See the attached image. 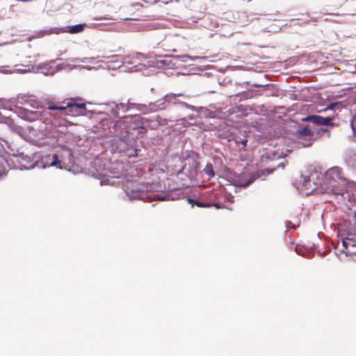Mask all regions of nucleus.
I'll return each mask as SVG.
<instances>
[{
    "instance_id": "obj_30",
    "label": "nucleus",
    "mask_w": 356,
    "mask_h": 356,
    "mask_svg": "<svg viewBox=\"0 0 356 356\" xmlns=\"http://www.w3.org/2000/svg\"><path fill=\"white\" fill-rule=\"evenodd\" d=\"M226 19L229 22H235V20L236 19V18L234 15H232V13H227Z\"/></svg>"
},
{
    "instance_id": "obj_38",
    "label": "nucleus",
    "mask_w": 356,
    "mask_h": 356,
    "mask_svg": "<svg viewBox=\"0 0 356 356\" xmlns=\"http://www.w3.org/2000/svg\"><path fill=\"white\" fill-rule=\"evenodd\" d=\"M79 68L91 70L92 67L89 66L79 65Z\"/></svg>"
},
{
    "instance_id": "obj_45",
    "label": "nucleus",
    "mask_w": 356,
    "mask_h": 356,
    "mask_svg": "<svg viewBox=\"0 0 356 356\" xmlns=\"http://www.w3.org/2000/svg\"><path fill=\"white\" fill-rule=\"evenodd\" d=\"M199 19V18H196L195 19H192V21H193V22H197V19Z\"/></svg>"
},
{
    "instance_id": "obj_9",
    "label": "nucleus",
    "mask_w": 356,
    "mask_h": 356,
    "mask_svg": "<svg viewBox=\"0 0 356 356\" xmlns=\"http://www.w3.org/2000/svg\"><path fill=\"white\" fill-rule=\"evenodd\" d=\"M320 131H327L325 129H314L310 125H307L304 127H299L294 134V136L298 140V143L300 147H307L313 144L314 140L316 138V136L318 135Z\"/></svg>"
},
{
    "instance_id": "obj_43",
    "label": "nucleus",
    "mask_w": 356,
    "mask_h": 356,
    "mask_svg": "<svg viewBox=\"0 0 356 356\" xmlns=\"http://www.w3.org/2000/svg\"><path fill=\"white\" fill-rule=\"evenodd\" d=\"M121 19L123 21H129V20H135L136 19H134V18H123Z\"/></svg>"
},
{
    "instance_id": "obj_4",
    "label": "nucleus",
    "mask_w": 356,
    "mask_h": 356,
    "mask_svg": "<svg viewBox=\"0 0 356 356\" xmlns=\"http://www.w3.org/2000/svg\"><path fill=\"white\" fill-rule=\"evenodd\" d=\"M149 188L147 184L129 182L125 186L124 192L130 200L169 201L175 199L173 193L154 192Z\"/></svg>"
},
{
    "instance_id": "obj_5",
    "label": "nucleus",
    "mask_w": 356,
    "mask_h": 356,
    "mask_svg": "<svg viewBox=\"0 0 356 356\" xmlns=\"http://www.w3.org/2000/svg\"><path fill=\"white\" fill-rule=\"evenodd\" d=\"M191 97L184 93H168L162 98L154 102H149L150 113L168 108L170 105H178L182 108L190 109L191 104L188 102Z\"/></svg>"
},
{
    "instance_id": "obj_23",
    "label": "nucleus",
    "mask_w": 356,
    "mask_h": 356,
    "mask_svg": "<svg viewBox=\"0 0 356 356\" xmlns=\"http://www.w3.org/2000/svg\"><path fill=\"white\" fill-rule=\"evenodd\" d=\"M7 146V149H6L4 147L3 149L10 156H13L15 159L21 153V151L18 149H14L10 145H8L7 143H6Z\"/></svg>"
},
{
    "instance_id": "obj_31",
    "label": "nucleus",
    "mask_w": 356,
    "mask_h": 356,
    "mask_svg": "<svg viewBox=\"0 0 356 356\" xmlns=\"http://www.w3.org/2000/svg\"><path fill=\"white\" fill-rule=\"evenodd\" d=\"M195 205H196L198 207H209V204H204V203H203L202 202H200L198 200H196V203H195Z\"/></svg>"
},
{
    "instance_id": "obj_13",
    "label": "nucleus",
    "mask_w": 356,
    "mask_h": 356,
    "mask_svg": "<svg viewBox=\"0 0 356 356\" xmlns=\"http://www.w3.org/2000/svg\"><path fill=\"white\" fill-rule=\"evenodd\" d=\"M282 158V152L276 150L264 149L261 152L260 161L263 164H268L269 162L274 160H277Z\"/></svg>"
},
{
    "instance_id": "obj_44",
    "label": "nucleus",
    "mask_w": 356,
    "mask_h": 356,
    "mask_svg": "<svg viewBox=\"0 0 356 356\" xmlns=\"http://www.w3.org/2000/svg\"><path fill=\"white\" fill-rule=\"evenodd\" d=\"M277 167H282V168H284V165L282 163H279L277 165Z\"/></svg>"
},
{
    "instance_id": "obj_33",
    "label": "nucleus",
    "mask_w": 356,
    "mask_h": 356,
    "mask_svg": "<svg viewBox=\"0 0 356 356\" xmlns=\"http://www.w3.org/2000/svg\"><path fill=\"white\" fill-rule=\"evenodd\" d=\"M142 70V65H136L131 67V71H140Z\"/></svg>"
},
{
    "instance_id": "obj_29",
    "label": "nucleus",
    "mask_w": 356,
    "mask_h": 356,
    "mask_svg": "<svg viewBox=\"0 0 356 356\" xmlns=\"http://www.w3.org/2000/svg\"><path fill=\"white\" fill-rule=\"evenodd\" d=\"M296 252L298 254L301 255L302 257H307V255L305 254V251L302 247H296Z\"/></svg>"
},
{
    "instance_id": "obj_1",
    "label": "nucleus",
    "mask_w": 356,
    "mask_h": 356,
    "mask_svg": "<svg viewBox=\"0 0 356 356\" xmlns=\"http://www.w3.org/2000/svg\"><path fill=\"white\" fill-rule=\"evenodd\" d=\"M26 104L36 111L29 110L15 104L10 110L22 120L29 122L36 120L42 122L44 124L43 131L45 137L55 139L57 143L65 140V136L68 132L67 121L65 118L54 116L50 111L75 115L82 114L83 110L86 107L84 103H76L73 101L67 102L66 105H56L54 102H50L47 104V106H44L39 100L29 99L26 100Z\"/></svg>"
},
{
    "instance_id": "obj_7",
    "label": "nucleus",
    "mask_w": 356,
    "mask_h": 356,
    "mask_svg": "<svg viewBox=\"0 0 356 356\" xmlns=\"http://www.w3.org/2000/svg\"><path fill=\"white\" fill-rule=\"evenodd\" d=\"M200 168V163L193 159L187 158L184 164L180 170L177 171V177L180 179L184 187H191L197 184V176Z\"/></svg>"
},
{
    "instance_id": "obj_10",
    "label": "nucleus",
    "mask_w": 356,
    "mask_h": 356,
    "mask_svg": "<svg viewBox=\"0 0 356 356\" xmlns=\"http://www.w3.org/2000/svg\"><path fill=\"white\" fill-rule=\"evenodd\" d=\"M234 184L236 186L246 188L250 185L257 177L256 175L247 172L241 174H234Z\"/></svg>"
},
{
    "instance_id": "obj_20",
    "label": "nucleus",
    "mask_w": 356,
    "mask_h": 356,
    "mask_svg": "<svg viewBox=\"0 0 356 356\" xmlns=\"http://www.w3.org/2000/svg\"><path fill=\"white\" fill-rule=\"evenodd\" d=\"M33 69H34V67L32 65H17L15 66V71L16 72L22 73V74L31 72L32 70H33Z\"/></svg>"
},
{
    "instance_id": "obj_3",
    "label": "nucleus",
    "mask_w": 356,
    "mask_h": 356,
    "mask_svg": "<svg viewBox=\"0 0 356 356\" xmlns=\"http://www.w3.org/2000/svg\"><path fill=\"white\" fill-rule=\"evenodd\" d=\"M146 118L140 114L127 115L119 118L116 121L102 120L94 127V132H98L101 137L114 136L124 140L133 131H137L138 135L145 134Z\"/></svg>"
},
{
    "instance_id": "obj_12",
    "label": "nucleus",
    "mask_w": 356,
    "mask_h": 356,
    "mask_svg": "<svg viewBox=\"0 0 356 356\" xmlns=\"http://www.w3.org/2000/svg\"><path fill=\"white\" fill-rule=\"evenodd\" d=\"M332 120L333 117L331 116L324 118L317 115H309L301 119L302 122H309L316 125L330 127H333V123H332Z\"/></svg>"
},
{
    "instance_id": "obj_26",
    "label": "nucleus",
    "mask_w": 356,
    "mask_h": 356,
    "mask_svg": "<svg viewBox=\"0 0 356 356\" xmlns=\"http://www.w3.org/2000/svg\"><path fill=\"white\" fill-rule=\"evenodd\" d=\"M236 143L240 149H245V147L247 145L248 140L245 138H239L238 139L236 140Z\"/></svg>"
},
{
    "instance_id": "obj_37",
    "label": "nucleus",
    "mask_w": 356,
    "mask_h": 356,
    "mask_svg": "<svg viewBox=\"0 0 356 356\" xmlns=\"http://www.w3.org/2000/svg\"><path fill=\"white\" fill-rule=\"evenodd\" d=\"M88 59V58H75L74 61L76 62H81V63H85Z\"/></svg>"
},
{
    "instance_id": "obj_28",
    "label": "nucleus",
    "mask_w": 356,
    "mask_h": 356,
    "mask_svg": "<svg viewBox=\"0 0 356 356\" xmlns=\"http://www.w3.org/2000/svg\"><path fill=\"white\" fill-rule=\"evenodd\" d=\"M41 33H42L41 35L44 36L45 35H50L51 33L58 34L60 33V31L57 29H46V30L42 31Z\"/></svg>"
},
{
    "instance_id": "obj_32",
    "label": "nucleus",
    "mask_w": 356,
    "mask_h": 356,
    "mask_svg": "<svg viewBox=\"0 0 356 356\" xmlns=\"http://www.w3.org/2000/svg\"><path fill=\"white\" fill-rule=\"evenodd\" d=\"M187 202L188 204H191L192 205V207H193L196 203V200H194L193 198H191V197H188L187 198Z\"/></svg>"
},
{
    "instance_id": "obj_34",
    "label": "nucleus",
    "mask_w": 356,
    "mask_h": 356,
    "mask_svg": "<svg viewBox=\"0 0 356 356\" xmlns=\"http://www.w3.org/2000/svg\"><path fill=\"white\" fill-rule=\"evenodd\" d=\"M182 58H184V59H182V61H184V62H185V61H186V60L185 58H188V59H191V60H195V59H196V58H198V57H194V58H193V57H191V56H188V55L182 56Z\"/></svg>"
},
{
    "instance_id": "obj_15",
    "label": "nucleus",
    "mask_w": 356,
    "mask_h": 356,
    "mask_svg": "<svg viewBox=\"0 0 356 356\" xmlns=\"http://www.w3.org/2000/svg\"><path fill=\"white\" fill-rule=\"evenodd\" d=\"M62 70L60 65H57L55 67L49 65V63H40L37 66V70L45 76L54 75L56 72Z\"/></svg>"
},
{
    "instance_id": "obj_2",
    "label": "nucleus",
    "mask_w": 356,
    "mask_h": 356,
    "mask_svg": "<svg viewBox=\"0 0 356 356\" xmlns=\"http://www.w3.org/2000/svg\"><path fill=\"white\" fill-rule=\"evenodd\" d=\"M295 186L303 195L326 193L333 196L339 203L350 197L348 181L337 166L330 168L324 173L319 167L309 166L296 181Z\"/></svg>"
},
{
    "instance_id": "obj_40",
    "label": "nucleus",
    "mask_w": 356,
    "mask_h": 356,
    "mask_svg": "<svg viewBox=\"0 0 356 356\" xmlns=\"http://www.w3.org/2000/svg\"><path fill=\"white\" fill-rule=\"evenodd\" d=\"M45 143H46V142H38V141H35L34 143L35 145H38V146L42 145Z\"/></svg>"
},
{
    "instance_id": "obj_41",
    "label": "nucleus",
    "mask_w": 356,
    "mask_h": 356,
    "mask_svg": "<svg viewBox=\"0 0 356 356\" xmlns=\"http://www.w3.org/2000/svg\"><path fill=\"white\" fill-rule=\"evenodd\" d=\"M88 62L91 63H93V60H95V58L94 57H90V58H88V59H86Z\"/></svg>"
},
{
    "instance_id": "obj_24",
    "label": "nucleus",
    "mask_w": 356,
    "mask_h": 356,
    "mask_svg": "<svg viewBox=\"0 0 356 356\" xmlns=\"http://www.w3.org/2000/svg\"><path fill=\"white\" fill-rule=\"evenodd\" d=\"M8 163L7 161L0 155V176H2L7 170Z\"/></svg>"
},
{
    "instance_id": "obj_36",
    "label": "nucleus",
    "mask_w": 356,
    "mask_h": 356,
    "mask_svg": "<svg viewBox=\"0 0 356 356\" xmlns=\"http://www.w3.org/2000/svg\"><path fill=\"white\" fill-rule=\"evenodd\" d=\"M131 6L134 7L136 10H139L140 7H143V5L140 3H135L131 4Z\"/></svg>"
},
{
    "instance_id": "obj_16",
    "label": "nucleus",
    "mask_w": 356,
    "mask_h": 356,
    "mask_svg": "<svg viewBox=\"0 0 356 356\" xmlns=\"http://www.w3.org/2000/svg\"><path fill=\"white\" fill-rule=\"evenodd\" d=\"M190 110L196 112L200 118H214L216 117V112L209 110L207 107H197L191 105Z\"/></svg>"
},
{
    "instance_id": "obj_8",
    "label": "nucleus",
    "mask_w": 356,
    "mask_h": 356,
    "mask_svg": "<svg viewBox=\"0 0 356 356\" xmlns=\"http://www.w3.org/2000/svg\"><path fill=\"white\" fill-rule=\"evenodd\" d=\"M74 163L72 151L66 146H61L55 154L46 157V165L67 169Z\"/></svg>"
},
{
    "instance_id": "obj_18",
    "label": "nucleus",
    "mask_w": 356,
    "mask_h": 356,
    "mask_svg": "<svg viewBox=\"0 0 356 356\" xmlns=\"http://www.w3.org/2000/svg\"><path fill=\"white\" fill-rule=\"evenodd\" d=\"M341 241L343 245L341 252L346 253V254L348 255L347 250L348 247H355L356 245V236H354L353 237H346L345 238H342Z\"/></svg>"
},
{
    "instance_id": "obj_27",
    "label": "nucleus",
    "mask_w": 356,
    "mask_h": 356,
    "mask_svg": "<svg viewBox=\"0 0 356 356\" xmlns=\"http://www.w3.org/2000/svg\"><path fill=\"white\" fill-rule=\"evenodd\" d=\"M137 151L138 150L136 148H127V150L125 151V154L130 158L135 157L138 156Z\"/></svg>"
},
{
    "instance_id": "obj_39",
    "label": "nucleus",
    "mask_w": 356,
    "mask_h": 356,
    "mask_svg": "<svg viewBox=\"0 0 356 356\" xmlns=\"http://www.w3.org/2000/svg\"><path fill=\"white\" fill-rule=\"evenodd\" d=\"M95 19L97 20H102V19H113L112 18H107V17H96Z\"/></svg>"
},
{
    "instance_id": "obj_14",
    "label": "nucleus",
    "mask_w": 356,
    "mask_h": 356,
    "mask_svg": "<svg viewBox=\"0 0 356 356\" xmlns=\"http://www.w3.org/2000/svg\"><path fill=\"white\" fill-rule=\"evenodd\" d=\"M15 161L19 163V168L21 170H29L35 167V163H33L31 156L23 152H21Z\"/></svg>"
},
{
    "instance_id": "obj_25",
    "label": "nucleus",
    "mask_w": 356,
    "mask_h": 356,
    "mask_svg": "<svg viewBox=\"0 0 356 356\" xmlns=\"http://www.w3.org/2000/svg\"><path fill=\"white\" fill-rule=\"evenodd\" d=\"M341 108H342L341 102H337L331 103L329 105H327L326 109L336 111V110Z\"/></svg>"
},
{
    "instance_id": "obj_11",
    "label": "nucleus",
    "mask_w": 356,
    "mask_h": 356,
    "mask_svg": "<svg viewBox=\"0 0 356 356\" xmlns=\"http://www.w3.org/2000/svg\"><path fill=\"white\" fill-rule=\"evenodd\" d=\"M341 239L356 236V225L350 221H344L338 227V235Z\"/></svg>"
},
{
    "instance_id": "obj_6",
    "label": "nucleus",
    "mask_w": 356,
    "mask_h": 356,
    "mask_svg": "<svg viewBox=\"0 0 356 356\" xmlns=\"http://www.w3.org/2000/svg\"><path fill=\"white\" fill-rule=\"evenodd\" d=\"M149 104H138L131 102L130 99L127 103L116 104L115 102H110L105 104V112L112 116L118 117L120 111L126 113L130 111L135 110L140 114L150 113Z\"/></svg>"
},
{
    "instance_id": "obj_46",
    "label": "nucleus",
    "mask_w": 356,
    "mask_h": 356,
    "mask_svg": "<svg viewBox=\"0 0 356 356\" xmlns=\"http://www.w3.org/2000/svg\"><path fill=\"white\" fill-rule=\"evenodd\" d=\"M139 56H143V54H138V56H137V58H139Z\"/></svg>"
},
{
    "instance_id": "obj_17",
    "label": "nucleus",
    "mask_w": 356,
    "mask_h": 356,
    "mask_svg": "<svg viewBox=\"0 0 356 356\" xmlns=\"http://www.w3.org/2000/svg\"><path fill=\"white\" fill-rule=\"evenodd\" d=\"M0 122L6 124L13 131L18 134L21 136H23L25 133L24 128L16 124L13 120L9 117L0 118Z\"/></svg>"
},
{
    "instance_id": "obj_42",
    "label": "nucleus",
    "mask_w": 356,
    "mask_h": 356,
    "mask_svg": "<svg viewBox=\"0 0 356 356\" xmlns=\"http://www.w3.org/2000/svg\"><path fill=\"white\" fill-rule=\"evenodd\" d=\"M160 63H161L163 65H168V64H167V61H166L165 60H160Z\"/></svg>"
},
{
    "instance_id": "obj_21",
    "label": "nucleus",
    "mask_w": 356,
    "mask_h": 356,
    "mask_svg": "<svg viewBox=\"0 0 356 356\" xmlns=\"http://www.w3.org/2000/svg\"><path fill=\"white\" fill-rule=\"evenodd\" d=\"M202 172L207 175V179H210L214 177L215 172L213 167L211 163H207L204 168L202 170Z\"/></svg>"
},
{
    "instance_id": "obj_22",
    "label": "nucleus",
    "mask_w": 356,
    "mask_h": 356,
    "mask_svg": "<svg viewBox=\"0 0 356 356\" xmlns=\"http://www.w3.org/2000/svg\"><path fill=\"white\" fill-rule=\"evenodd\" d=\"M145 124H144V128H145V134L149 129H154L157 127L158 125L162 124L160 122H154L151 120L146 118Z\"/></svg>"
},
{
    "instance_id": "obj_35",
    "label": "nucleus",
    "mask_w": 356,
    "mask_h": 356,
    "mask_svg": "<svg viewBox=\"0 0 356 356\" xmlns=\"http://www.w3.org/2000/svg\"><path fill=\"white\" fill-rule=\"evenodd\" d=\"M285 224H286V227H291V228H292V229H296V226H295V225H292V223H291L290 221H286V222H285Z\"/></svg>"
},
{
    "instance_id": "obj_47",
    "label": "nucleus",
    "mask_w": 356,
    "mask_h": 356,
    "mask_svg": "<svg viewBox=\"0 0 356 356\" xmlns=\"http://www.w3.org/2000/svg\"><path fill=\"white\" fill-rule=\"evenodd\" d=\"M216 24V23L214 25L211 24V28H212V27H215Z\"/></svg>"
},
{
    "instance_id": "obj_19",
    "label": "nucleus",
    "mask_w": 356,
    "mask_h": 356,
    "mask_svg": "<svg viewBox=\"0 0 356 356\" xmlns=\"http://www.w3.org/2000/svg\"><path fill=\"white\" fill-rule=\"evenodd\" d=\"M86 26L85 24H78L74 26H71L70 27H66L67 30H65V32H67L70 33H79L82 32L84 30V28Z\"/></svg>"
}]
</instances>
